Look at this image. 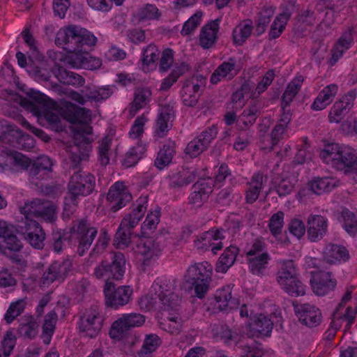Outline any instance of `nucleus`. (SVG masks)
Masks as SVG:
<instances>
[{"instance_id": "72a5a7b5", "label": "nucleus", "mask_w": 357, "mask_h": 357, "mask_svg": "<svg viewBox=\"0 0 357 357\" xmlns=\"http://www.w3.org/2000/svg\"><path fill=\"white\" fill-rule=\"evenodd\" d=\"M126 270V259L124 255L120 252H114L112 261L109 262V271L110 278L121 280Z\"/></svg>"}, {"instance_id": "5701e85b", "label": "nucleus", "mask_w": 357, "mask_h": 357, "mask_svg": "<svg viewBox=\"0 0 357 357\" xmlns=\"http://www.w3.org/2000/svg\"><path fill=\"white\" fill-rule=\"evenodd\" d=\"M173 118V107L169 105L162 106L156 120L155 130L158 137H163L170 130Z\"/></svg>"}, {"instance_id": "603ef678", "label": "nucleus", "mask_w": 357, "mask_h": 357, "mask_svg": "<svg viewBox=\"0 0 357 357\" xmlns=\"http://www.w3.org/2000/svg\"><path fill=\"white\" fill-rule=\"evenodd\" d=\"M269 260V255L262 252L257 256L249 258V268L253 274L259 275L266 266Z\"/></svg>"}, {"instance_id": "6e6d98bb", "label": "nucleus", "mask_w": 357, "mask_h": 357, "mask_svg": "<svg viewBox=\"0 0 357 357\" xmlns=\"http://www.w3.org/2000/svg\"><path fill=\"white\" fill-rule=\"evenodd\" d=\"M160 344V339L155 335H150L145 339L142 349L138 351L140 357H145L146 355L154 351Z\"/></svg>"}, {"instance_id": "20e7f679", "label": "nucleus", "mask_w": 357, "mask_h": 357, "mask_svg": "<svg viewBox=\"0 0 357 357\" xmlns=\"http://www.w3.org/2000/svg\"><path fill=\"white\" fill-rule=\"evenodd\" d=\"M96 185L95 177L91 174H86L80 170L76 171L72 175L68 183V192L65 197L64 210L69 211L72 206L74 208L77 205V199L79 196H87L90 195Z\"/></svg>"}, {"instance_id": "052dcab7", "label": "nucleus", "mask_w": 357, "mask_h": 357, "mask_svg": "<svg viewBox=\"0 0 357 357\" xmlns=\"http://www.w3.org/2000/svg\"><path fill=\"white\" fill-rule=\"evenodd\" d=\"M112 139L106 136L100 142L98 146L99 160L102 165L105 166L109 162L108 152L110 149Z\"/></svg>"}, {"instance_id": "e2e57ef3", "label": "nucleus", "mask_w": 357, "mask_h": 357, "mask_svg": "<svg viewBox=\"0 0 357 357\" xmlns=\"http://www.w3.org/2000/svg\"><path fill=\"white\" fill-rule=\"evenodd\" d=\"M206 149L207 147L202 142L199 141V138H196L188 144L185 153L190 158H196Z\"/></svg>"}, {"instance_id": "69168bd1", "label": "nucleus", "mask_w": 357, "mask_h": 357, "mask_svg": "<svg viewBox=\"0 0 357 357\" xmlns=\"http://www.w3.org/2000/svg\"><path fill=\"white\" fill-rule=\"evenodd\" d=\"M160 50L154 45H149L144 50L142 62L144 65H150L155 63L159 58Z\"/></svg>"}, {"instance_id": "ddd939ff", "label": "nucleus", "mask_w": 357, "mask_h": 357, "mask_svg": "<svg viewBox=\"0 0 357 357\" xmlns=\"http://www.w3.org/2000/svg\"><path fill=\"white\" fill-rule=\"evenodd\" d=\"M144 321V317L141 314H125L112 324L109 335L113 339H121L130 328L142 326Z\"/></svg>"}, {"instance_id": "7ed1b4c3", "label": "nucleus", "mask_w": 357, "mask_h": 357, "mask_svg": "<svg viewBox=\"0 0 357 357\" xmlns=\"http://www.w3.org/2000/svg\"><path fill=\"white\" fill-rule=\"evenodd\" d=\"M320 158L327 164L344 173L356 172L357 153L348 146L331 143L320 152Z\"/></svg>"}, {"instance_id": "ea45409f", "label": "nucleus", "mask_w": 357, "mask_h": 357, "mask_svg": "<svg viewBox=\"0 0 357 357\" xmlns=\"http://www.w3.org/2000/svg\"><path fill=\"white\" fill-rule=\"evenodd\" d=\"M151 91L148 88H139L135 92V98L130 104V113L134 116L136 112L144 107L150 101Z\"/></svg>"}, {"instance_id": "393cba45", "label": "nucleus", "mask_w": 357, "mask_h": 357, "mask_svg": "<svg viewBox=\"0 0 357 357\" xmlns=\"http://www.w3.org/2000/svg\"><path fill=\"white\" fill-rule=\"evenodd\" d=\"M68 62L74 68H80L89 70H96L100 67L101 61L90 56L89 54L82 52L76 53L69 56Z\"/></svg>"}, {"instance_id": "774afa93", "label": "nucleus", "mask_w": 357, "mask_h": 357, "mask_svg": "<svg viewBox=\"0 0 357 357\" xmlns=\"http://www.w3.org/2000/svg\"><path fill=\"white\" fill-rule=\"evenodd\" d=\"M144 148L139 145L132 148L126 155L124 163L127 167L136 164L143 153Z\"/></svg>"}, {"instance_id": "37998d69", "label": "nucleus", "mask_w": 357, "mask_h": 357, "mask_svg": "<svg viewBox=\"0 0 357 357\" xmlns=\"http://www.w3.org/2000/svg\"><path fill=\"white\" fill-rule=\"evenodd\" d=\"M262 174L257 173L252 177L245 195L247 203L252 204L257 199L259 192L262 188Z\"/></svg>"}, {"instance_id": "473e14b6", "label": "nucleus", "mask_w": 357, "mask_h": 357, "mask_svg": "<svg viewBox=\"0 0 357 357\" xmlns=\"http://www.w3.org/2000/svg\"><path fill=\"white\" fill-rule=\"evenodd\" d=\"M1 127L3 132L0 135V141L13 146H17L20 144V141L23 138L20 128L7 122L2 124Z\"/></svg>"}, {"instance_id": "a18cd8bd", "label": "nucleus", "mask_w": 357, "mask_h": 357, "mask_svg": "<svg viewBox=\"0 0 357 357\" xmlns=\"http://www.w3.org/2000/svg\"><path fill=\"white\" fill-rule=\"evenodd\" d=\"M57 321V314L52 310L47 314L43 326L42 339L45 344H50Z\"/></svg>"}, {"instance_id": "1a4fd4ad", "label": "nucleus", "mask_w": 357, "mask_h": 357, "mask_svg": "<svg viewBox=\"0 0 357 357\" xmlns=\"http://www.w3.org/2000/svg\"><path fill=\"white\" fill-rule=\"evenodd\" d=\"M56 206L52 202L35 199L26 203L20 208L24 216L41 218L49 222H53L56 218Z\"/></svg>"}, {"instance_id": "2f4dec72", "label": "nucleus", "mask_w": 357, "mask_h": 357, "mask_svg": "<svg viewBox=\"0 0 357 357\" xmlns=\"http://www.w3.org/2000/svg\"><path fill=\"white\" fill-rule=\"evenodd\" d=\"M353 29L349 28L343 33L332 50V57L331 59V65L333 66L338 59L342 56L343 53L349 48L353 42Z\"/></svg>"}, {"instance_id": "c756f323", "label": "nucleus", "mask_w": 357, "mask_h": 357, "mask_svg": "<svg viewBox=\"0 0 357 357\" xmlns=\"http://www.w3.org/2000/svg\"><path fill=\"white\" fill-rule=\"evenodd\" d=\"M323 257L326 263L333 264L341 260L345 261L349 258V254L345 247L331 243L326 246Z\"/></svg>"}, {"instance_id": "338daca9", "label": "nucleus", "mask_w": 357, "mask_h": 357, "mask_svg": "<svg viewBox=\"0 0 357 357\" xmlns=\"http://www.w3.org/2000/svg\"><path fill=\"white\" fill-rule=\"evenodd\" d=\"M159 213V211H155L154 212H151L147 215L146 218L142 227V229L144 231L145 233L152 231L153 229L156 228L160 221Z\"/></svg>"}, {"instance_id": "412c9836", "label": "nucleus", "mask_w": 357, "mask_h": 357, "mask_svg": "<svg viewBox=\"0 0 357 357\" xmlns=\"http://www.w3.org/2000/svg\"><path fill=\"white\" fill-rule=\"evenodd\" d=\"M200 84L197 77L187 79L181 90L182 101L185 106L195 107L201 96Z\"/></svg>"}, {"instance_id": "f03ea898", "label": "nucleus", "mask_w": 357, "mask_h": 357, "mask_svg": "<svg viewBox=\"0 0 357 357\" xmlns=\"http://www.w3.org/2000/svg\"><path fill=\"white\" fill-rule=\"evenodd\" d=\"M97 38L84 28L75 24L66 26L59 30L55 43L74 54L86 52L87 48L96 44Z\"/></svg>"}, {"instance_id": "3c124183", "label": "nucleus", "mask_w": 357, "mask_h": 357, "mask_svg": "<svg viewBox=\"0 0 357 357\" xmlns=\"http://www.w3.org/2000/svg\"><path fill=\"white\" fill-rule=\"evenodd\" d=\"M174 152V149L171 145L165 144L158 153L155 160V167L159 169H162L168 165L172 161Z\"/></svg>"}, {"instance_id": "864d4df0", "label": "nucleus", "mask_w": 357, "mask_h": 357, "mask_svg": "<svg viewBox=\"0 0 357 357\" xmlns=\"http://www.w3.org/2000/svg\"><path fill=\"white\" fill-rule=\"evenodd\" d=\"M236 347L240 350L241 357H262V351L255 345H250L244 340H239Z\"/></svg>"}, {"instance_id": "79ce46f5", "label": "nucleus", "mask_w": 357, "mask_h": 357, "mask_svg": "<svg viewBox=\"0 0 357 357\" xmlns=\"http://www.w3.org/2000/svg\"><path fill=\"white\" fill-rule=\"evenodd\" d=\"M253 29L252 21L250 19L241 22L233 31L234 43L243 45L249 38Z\"/></svg>"}, {"instance_id": "423d86ee", "label": "nucleus", "mask_w": 357, "mask_h": 357, "mask_svg": "<svg viewBox=\"0 0 357 357\" xmlns=\"http://www.w3.org/2000/svg\"><path fill=\"white\" fill-rule=\"evenodd\" d=\"M212 268L210 265L199 264L189 267L184 280L189 290L194 289L195 295L199 298L205 296L211 280Z\"/></svg>"}, {"instance_id": "f8f14e48", "label": "nucleus", "mask_w": 357, "mask_h": 357, "mask_svg": "<svg viewBox=\"0 0 357 357\" xmlns=\"http://www.w3.org/2000/svg\"><path fill=\"white\" fill-rule=\"evenodd\" d=\"M103 318L100 315L99 308L93 305L86 309L80 317L79 328L90 337H95L100 332Z\"/></svg>"}, {"instance_id": "4be33fe9", "label": "nucleus", "mask_w": 357, "mask_h": 357, "mask_svg": "<svg viewBox=\"0 0 357 357\" xmlns=\"http://www.w3.org/2000/svg\"><path fill=\"white\" fill-rule=\"evenodd\" d=\"M328 228L327 220L319 215H310L307 219V235L310 241L322 238Z\"/></svg>"}, {"instance_id": "13d9d810", "label": "nucleus", "mask_w": 357, "mask_h": 357, "mask_svg": "<svg viewBox=\"0 0 357 357\" xmlns=\"http://www.w3.org/2000/svg\"><path fill=\"white\" fill-rule=\"evenodd\" d=\"M212 333L213 336L224 340L226 343L234 340L236 335L227 326L220 324L213 326Z\"/></svg>"}, {"instance_id": "0eeeda50", "label": "nucleus", "mask_w": 357, "mask_h": 357, "mask_svg": "<svg viewBox=\"0 0 357 357\" xmlns=\"http://www.w3.org/2000/svg\"><path fill=\"white\" fill-rule=\"evenodd\" d=\"M146 207L139 203L132 211L126 215L121 220L120 226L114 236V243L118 248L128 247L131 243V238L134 235L133 229L138 225L144 216Z\"/></svg>"}, {"instance_id": "f704fd0d", "label": "nucleus", "mask_w": 357, "mask_h": 357, "mask_svg": "<svg viewBox=\"0 0 357 357\" xmlns=\"http://www.w3.org/2000/svg\"><path fill=\"white\" fill-rule=\"evenodd\" d=\"M337 91L335 84H331L325 87L314 100L312 108L314 110H321L328 105Z\"/></svg>"}, {"instance_id": "c9c22d12", "label": "nucleus", "mask_w": 357, "mask_h": 357, "mask_svg": "<svg viewBox=\"0 0 357 357\" xmlns=\"http://www.w3.org/2000/svg\"><path fill=\"white\" fill-rule=\"evenodd\" d=\"M38 328V324L33 316H24L20 319L17 332L22 337L32 339L37 335Z\"/></svg>"}, {"instance_id": "e433bc0d", "label": "nucleus", "mask_w": 357, "mask_h": 357, "mask_svg": "<svg viewBox=\"0 0 357 357\" xmlns=\"http://www.w3.org/2000/svg\"><path fill=\"white\" fill-rule=\"evenodd\" d=\"M160 321L161 328L172 334H178L181 326V319L178 313H163Z\"/></svg>"}, {"instance_id": "680f3d73", "label": "nucleus", "mask_w": 357, "mask_h": 357, "mask_svg": "<svg viewBox=\"0 0 357 357\" xmlns=\"http://www.w3.org/2000/svg\"><path fill=\"white\" fill-rule=\"evenodd\" d=\"M202 17V13L198 11L190 17L189 20L184 23L181 32V34L187 36L192 33L199 24Z\"/></svg>"}, {"instance_id": "cd10ccee", "label": "nucleus", "mask_w": 357, "mask_h": 357, "mask_svg": "<svg viewBox=\"0 0 357 357\" xmlns=\"http://www.w3.org/2000/svg\"><path fill=\"white\" fill-rule=\"evenodd\" d=\"M263 104L259 100H252L248 108L245 109L241 115L238 117V120L242 122L243 126L239 125L241 129L244 130L250 126L253 125L257 116L261 114V109Z\"/></svg>"}, {"instance_id": "39448f33", "label": "nucleus", "mask_w": 357, "mask_h": 357, "mask_svg": "<svg viewBox=\"0 0 357 357\" xmlns=\"http://www.w3.org/2000/svg\"><path fill=\"white\" fill-rule=\"evenodd\" d=\"M277 281L281 288L291 296L298 297L305 294V286L298 277L293 260L281 262L277 273Z\"/></svg>"}, {"instance_id": "8fccbe9b", "label": "nucleus", "mask_w": 357, "mask_h": 357, "mask_svg": "<svg viewBox=\"0 0 357 357\" xmlns=\"http://www.w3.org/2000/svg\"><path fill=\"white\" fill-rule=\"evenodd\" d=\"M195 175L188 169L180 171L171 178L169 185L172 188H181L194 181Z\"/></svg>"}, {"instance_id": "58836bf2", "label": "nucleus", "mask_w": 357, "mask_h": 357, "mask_svg": "<svg viewBox=\"0 0 357 357\" xmlns=\"http://www.w3.org/2000/svg\"><path fill=\"white\" fill-rule=\"evenodd\" d=\"M238 252V248L236 246L231 245L226 248L217 262V271L225 273L234 264Z\"/></svg>"}, {"instance_id": "4d7b16f0", "label": "nucleus", "mask_w": 357, "mask_h": 357, "mask_svg": "<svg viewBox=\"0 0 357 357\" xmlns=\"http://www.w3.org/2000/svg\"><path fill=\"white\" fill-rule=\"evenodd\" d=\"M213 181L211 178H200L193 185L192 190L208 198L213 191Z\"/></svg>"}, {"instance_id": "4468645a", "label": "nucleus", "mask_w": 357, "mask_h": 357, "mask_svg": "<svg viewBox=\"0 0 357 357\" xmlns=\"http://www.w3.org/2000/svg\"><path fill=\"white\" fill-rule=\"evenodd\" d=\"M73 264L69 259L53 261L41 278V283L48 286L54 281H63L71 271Z\"/></svg>"}, {"instance_id": "de8ad7c7", "label": "nucleus", "mask_w": 357, "mask_h": 357, "mask_svg": "<svg viewBox=\"0 0 357 357\" xmlns=\"http://www.w3.org/2000/svg\"><path fill=\"white\" fill-rule=\"evenodd\" d=\"M284 213L282 211H278L270 218L268 222V229L271 234L278 241H281L280 236L282 234L284 225Z\"/></svg>"}, {"instance_id": "f257e3e1", "label": "nucleus", "mask_w": 357, "mask_h": 357, "mask_svg": "<svg viewBox=\"0 0 357 357\" xmlns=\"http://www.w3.org/2000/svg\"><path fill=\"white\" fill-rule=\"evenodd\" d=\"M29 96V99L22 100V105L36 116H43L52 130L58 132L64 130V120L72 123L74 144L70 146V151L73 167L76 168L81 161L86 160L92 147L91 140L87 137L92 133V127L89 125L91 111L73 104L68 107L62 117L56 112V102L43 93L31 91Z\"/></svg>"}, {"instance_id": "b1692460", "label": "nucleus", "mask_w": 357, "mask_h": 357, "mask_svg": "<svg viewBox=\"0 0 357 357\" xmlns=\"http://www.w3.org/2000/svg\"><path fill=\"white\" fill-rule=\"evenodd\" d=\"M165 247V241L162 235L155 238L150 237L144 239L143 243L139 245V252L144 257L145 260H149L154 256H158Z\"/></svg>"}, {"instance_id": "4c0bfd02", "label": "nucleus", "mask_w": 357, "mask_h": 357, "mask_svg": "<svg viewBox=\"0 0 357 357\" xmlns=\"http://www.w3.org/2000/svg\"><path fill=\"white\" fill-rule=\"evenodd\" d=\"M161 13L153 4L147 3L133 13V21L139 23L146 20H158Z\"/></svg>"}, {"instance_id": "f3484780", "label": "nucleus", "mask_w": 357, "mask_h": 357, "mask_svg": "<svg viewBox=\"0 0 357 357\" xmlns=\"http://www.w3.org/2000/svg\"><path fill=\"white\" fill-rule=\"evenodd\" d=\"M310 283L315 294L324 296L335 288L337 281L331 272L319 271L312 272Z\"/></svg>"}, {"instance_id": "5fc2aeb1", "label": "nucleus", "mask_w": 357, "mask_h": 357, "mask_svg": "<svg viewBox=\"0 0 357 357\" xmlns=\"http://www.w3.org/2000/svg\"><path fill=\"white\" fill-rule=\"evenodd\" d=\"M342 216L346 231L351 235H355L357 233V218L356 215L349 210L344 209L342 211Z\"/></svg>"}, {"instance_id": "bb28decb", "label": "nucleus", "mask_w": 357, "mask_h": 357, "mask_svg": "<svg viewBox=\"0 0 357 357\" xmlns=\"http://www.w3.org/2000/svg\"><path fill=\"white\" fill-rule=\"evenodd\" d=\"M219 22L220 20L217 19L202 27L199 35V43L203 48L208 49L215 44L219 30Z\"/></svg>"}, {"instance_id": "9b49d317", "label": "nucleus", "mask_w": 357, "mask_h": 357, "mask_svg": "<svg viewBox=\"0 0 357 357\" xmlns=\"http://www.w3.org/2000/svg\"><path fill=\"white\" fill-rule=\"evenodd\" d=\"M104 294L106 306L117 309L130 302L132 289L130 286H120L115 288L112 282L107 281L104 286Z\"/></svg>"}, {"instance_id": "49530a36", "label": "nucleus", "mask_w": 357, "mask_h": 357, "mask_svg": "<svg viewBox=\"0 0 357 357\" xmlns=\"http://www.w3.org/2000/svg\"><path fill=\"white\" fill-rule=\"evenodd\" d=\"M291 13L284 11L278 15L271 26L269 31V39L273 40L278 38L285 29V25L289 20Z\"/></svg>"}, {"instance_id": "6e6552de", "label": "nucleus", "mask_w": 357, "mask_h": 357, "mask_svg": "<svg viewBox=\"0 0 357 357\" xmlns=\"http://www.w3.org/2000/svg\"><path fill=\"white\" fill-rule=\"evenodd\" d=\"M17 233L24 235L30 245L37 249L44 246L45 234L39 223L28 216H24L17 223Z\"/></svg>"}, {"instance_id": "a878e982", "label": "nucleus", "mask_w": 357, "mask_h": 357, "mask_svg": "<svg viewBox=\"0 0 357 357\" xmlns=\"http://www.w3.org/2000/svg\"><path fill=\"white\" fill-rule=\"evenodd\" d=\"M52 161L50 157L47 155H40L36 160H31L30 167L29 169V175L33 180L35 178L40 179L46 172H52Z\"/></svg>"}, {"instance_id": "a19ab883", "label": "nucleus", "mask_w": 357, "mask_h": 357, "mask_svg": "<svg viewBox=\"0 0 357 357\" xmlns=\"http://www.w3.org/2000/svg\"><path fill=\"white\" fill-rule=\"evenodd\" d=\"M304 81V78L301 75L296 76L288 85L282 96V108H284L289 105L294 97L298 93L301 86Z\"/></svg>"}, {"instance_id": "2eb2a0df", "label": "nucleus", "mask_w": 357, "mask_h": 357, "mask_svg": "<svg viewBox=\"0 0 357 357\" xmlns=\"http://www.w3.org/2000/svg\"><path fill=\"white\" fill-rule=\"evenodd\" d=\"M165 281L155 282L152 285V289L155 291V295L164 305L163 313H176L178 310L181 299L173 293L170 292V289L164 287Z\"/></svg>"}, {"instance_id": "0e129e2a", "label": "nucleus", "mask_w": 357, "mask_h": 357, "mask_svg": "<svg viewBox=\"0 0 357 357\" xmlns=\"http://www.w3.org/2000/svg\"><path fill=\"white\" fill-rule=\"evenodd\" d=\"M61 75L66 84L81 86L84 84V79L77 73L63 70Z\"/></svg>"}, {"instance_id": "bf43d9fd", "label": "nucleus", "mask_w": 357, "mask_h": 357, "mask_svg": "<svg viewBox=\"0 0 357 357\" xmlns=\"http://www.w3.org/2000/svg\"><path fill=\"white\" fill-rule=\"evenodd\" d=\"M25 303L22 300H19L12 303L8 307L4 319L8 324H10L17 317L24 311Z\"/></svg>"}, {"instance_id": "aec40b11", "label": "nucleus", "mask_w": 357, "mask_h": 357, "mask_svg": "<svg viewBox=\"0 0 357 357\" xmlns=\"http://www.w3.org/2000/svg\"><path fill=\"white\" fill-rule=\"evenodd\" d=\"M355 95L349 93L335 102L328 114L331 123H340L354 105Z\"/></svg>"}, {"instance_id": "09e8293b", "label": "nucleus", "mask_w": 357, "mask_h": 357, "mask_svg": "<svg viewBox=\"0 0 357 357\" xmlns=\"http://www.w3.org/2000/svg\"><path fill=\"white\" fill-rule=\"evenodd\" d=\"M335 186V183L332 178L325 177L317 178L310 183V190L316 195H321L331 191Z\"/></svg>"}, {"instance_id": "7c9ffc66", "label": "nucleus", "mask_w": 357, "mask_h": 357, "mask_svg": "<svg viewBox=\"0 0 357 357\" xmlns=\"http://www.w3.org/2000/svg\"><path fill=\"white\" fill-rule=\"evenodd\" d=\"M236 62L234 58H230L228 61L223 62L219 66L211 76L212 84H217L222 79L228 77L231 79L237 75L239 70H236Z\"/></svg>"}, {"instance_id": "9d476101", "label": "nucleus", "mask_w": 357, "mask_h": 357, "mask_svg": "<svg viewBox=\"0 0 357 357\" xmlns=\"http://www.w3.org/2000/svg\"><path fill=\"white\" fill-rule=\"evenodd\" d=\"M72 229L78 243L77 253L79 256H83L91 248L98 230L96 227L91 226L86 219L74 222Z\"/></svg>"}, {"instance_id": "6ab92c4d", "label": "nucleus", "mask_w": 357, "mask_h": 357, "mask_svg": "<svg viewBox=\"0 0 357 357\" xmlns=\"http://www.w3.org/2000/svg\"><path fill=\"white\" fill-rule=\"evenodd\" d=\"M294 306L296 316L303 324L310 328L319 325L322 315L319 308L307 303L294 304Z\"/></svg>"}, {"instance_id": "a211bd4d", "label": "nucleus", "mask_w": 357, "mask_h": 357, "mask_svg": "<svg viewBox=\"0 0 357 357\" xmlns=\"http://www.w3.org/2000/svg\"><path fill=\"white\" fill-rule=\"evenodd\" d=\"M341 310L339 307H336L332 314V320L328 331L329 335L333 337L335 335V333L342 326L343 324H345L344 330H349L356 319L357 314L356 308L348 307L344 312H342Z\"/></svg>"}, {"instance_id": "c03bdc74", "label": "nucleus", "mask_w": 357, "mask_h": 357, "mask_svg": "<svg viewBox=\"0 0 357 357\" xmlns=\"http://www.w3.org/2000/svg\"><path fill=\"white\" fill-rule=\"evenodd\" d=\"M250 326L255 332L268 335L273 329V322L268 317L260 314L254 319Z\"/></svg>"}, {"instance_id": "c85d7f7f", "label": "nucleus", "mask_w": 357, "mask_h": 357, "mask_svg": "<svg viewBox=\"0 0 357 357\" xmlns=\"http://www.w3.org/2000/svg\"><path fill=\"white\" fill-rule=\"evenodd\" d=\"M215 299L218 307L220 310H227L236 309L239 305V301L237 298L231 296V287L226 286L216 291Z\"/></svg>"}, {"instance_id": "dca6fc26", "label": "nucleus", "mask_w": 357, "mask_h": 357, "mask_svg": "<svg viewBox=\"0 0 357 357\" xmlns=\"http://www.w3.org/2000/svg\"><path fill=\"white\" fill-rule=\"evenodd\" d=\"M107 199L110 204L111 210L116 212L132 200V195L124 183L117 181L110 187Z\"/></svg>"}]
</instances>
